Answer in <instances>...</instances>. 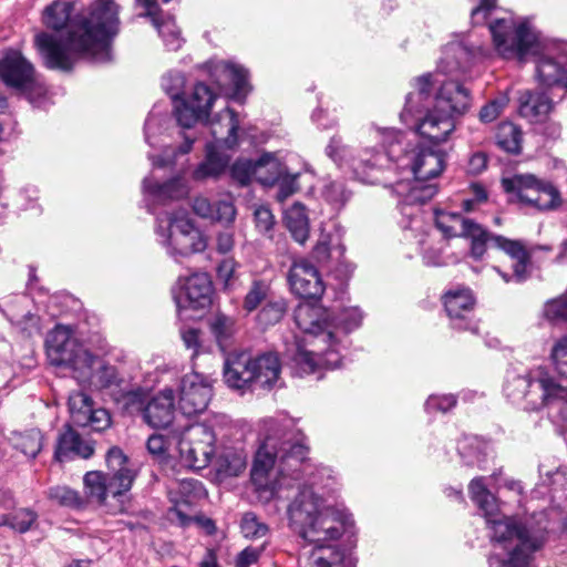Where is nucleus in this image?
<instances>
[{
    "label": "nucleus",
    "instance_id": "nucleus-1",
    "mask_svg": "<svg viewBox=\"0 0 567 567\" xmlns=\"http://www.w3.org/2000/svg\"><path fill=\"white\" fill-rule=\"evenodd\" d=\"M291 437L287 425L272 419L264 422L251 481L257 491L270 498L276 492L270 476L277 463L282 477L303 480L287 509L290 527L311 545L302 549L300 567H354L350 555L337 545L352 524L347 514L329 503L328 494L333 489L334 477L330 468L307 460V447L291 443Z\"/></svg>",
    "mask_w": 567,
    "mask_h": 567
},
{
    "label": "nucleus",
    "instance_id": "nucleus-2",
    "mask_svg": "<svg viewBox=\"0 0 567 567\" xmlns=\"http://www.w3.org/2000/svg\"><path fill=\"white\" fill-rule=\"evenodd\" d=\"M73 8L71 1L54 0L42 12L43 24L54 32L37 33L34 45L49 69L70 71L81 56L111 60V42L120 30L118 6L114 0H95L71 19Z\"/></svg>",
    "mask_w": 567,
    "mask_h": 567
},
{
    "label": "nucleus",
    "instance_id": "nucleus-3",
    "mask_svg": "<svg viewBox=\"0 0 567 567\" xmlns=\"http://www.w3.org/2000/svg\"><path fill=\"white\" fill-rule=\"evenodd\" d=\"M494 10L496 0H481L472 10L471 19L474 25L488 23L496 53L503 59L518 61L534 56L540 84L567 89V42L543 41L527 22L512 17L487 21Z\"/></svg>",
    "mask_w": 567,
    "mask_h": 567
},
{
    "label": "nucleus",
    "instance_id": "nucleus-4",
    "mask_svg": "<svg viewBox=\"0 0 567 567\" xmlns=\"http://www.w3.org/2000/svg\"><path fill=\"white\" fill-rule=\"evenodd\" d=\"M491 483L493 480L489 476H480L468 485V494L483 511L495 543L488 567H527L533 553L544 544L547 529L545 514L539 513L520 520L499 514L496 498L487 488Z\"/></svg>",
    "mask_w": 567,
    "mask_h": 567
},
{
    "label": "nucleus",
    "instance_id": "nucleus-5",
    "mask_svg": "<svg viewBox=\"0 0 567 567\" xmlns=\"http://www.w3.org/2000/svg\"><path fill=\"white\" fill-rule=\"evenodd\" d=\"M293 317L305 333L287 348L295 373L303 377L322 368H338L342 360L339 352L341 340L336 334L334 323L328 320V311L318 303L300 302Z\"/></svg>",
    "mask_w": 567,
    "mask_h": 567
},
{
    "label": "nucleus",
    "instance_id": "nucleus-6",
    "mask_svg": "<svg viewBox=\"0 0 567 567\" xmlns=\"http://www.w3.org/2000/svg\"><path fill=\"white\" fill-rule=\"evenodd\" d=\"M485 56V50H472L462 42H451L443 49L439 62V72L447 79L440 80L439 74H432L430 104L453 118L463 116L472 106L471 91L465 86L466 71L473 59Z\"/></svg>",
    "mask_w": 567,
    "mask_h": 567
},
{
    "label": "nucleus",
    "instance_id": "nucleus-7",
    "mask_svg": "<svg viewBox=\"0 0 567 567\" xmlns=\"http://www.w3.org/2000/svg\"><path fill=\"white\" fill-rule=\"evenodd\" d=\"M504 393L514 403L525 402L529 410L556 409V421L567 431V388L558 384L546 368L537 367L524 374L509 372Z\"/></svg>",
    "mask_w": 567,
    "mask_h": 567
},
{
    "label": "nucleus",
    "instance_id": "nucleus-8",
    "mask_svg": "<svg viewBox=\"0 0 567 567\" xmlns=\"http://www.w3.org/2000/svg\"><path fill=\"white\" fill-rule=\"evenodd\" d=\"M446 166V153L440 148L417 146L405 151L396 158V167L408 169L413 179H401L393 185L394 193L409 205L423 204L437 193L432 179L439 177Z\"/></svg>",
    "mask_w": 567,
    "mask_h": 567
},
{
    "label": "nucleus",
    "instance_id": "nucleus-9",
    "mask_svg": "<svg viewBox=\"0 0 567 567\" xmlns=\"http://www.w3.org/2000/svg\"><path fill=\"white\" fill-rule=\"evenodd\" d=\"M364 137L368 142L381 143L386 152H375L365 147L358 155H352L350 148L342 143L341 138L333 136L326 148V153L337 165L349 166L362 182L375 183L378 178L373 176V173L389 167L395 154L394 146L400 142L401 133L393 128H380L371 125L364 131Z\"/></svg>",
    "mask_w": 567,
    "mask_h": 567
},
{
    "label": "nucleus",
    "instance_id": "nucleus-10",
    "mask_svg": "<svg viewBox=\"0 0 567 567\" xmlns=\"http://www.w3.org/2000/svg\"><path fill=\"white\" fill-rule=\"evenodd\" d=\"M433 79L423 74L414 79V91L410 92L400 114L401 121L420 136L433 144L446 142L456 128V120L430 104Z\"/></svg>",
    "mask_w": 567,
    "mask_h": 567
},
{
    "label": "nucleus",
    "instance_id": "nucleus-11",
    "mask_svg": "<svg viewBox=\"0 0 567 567\" xmlns=\"http://www.w3.org/2000/svg\"><path fill=\"white\" fill-rule=\"evenodd\" d=\"M155 236L158 245L174 259L203 252L208 240L185 209L165 212L156 217Z\"/></svg>",
    "mask_w": 567,
    "mask_h": 567
},
{
    "label": "nucleus",
    "instance_id": "nucleus-12",
    "mask_svg": "<svg viewBox=\"0 0 567 567\" xmlns=\"http://www.w3.org/2000/svg\"><path fill=\"white\" fill-rule=\"evenodd\" d=\"M107 474L91 471L84 475L83 483L87 495L102 505H109L111 496L121 502V498L131 489L137 476L135 464L117 447H111L106 453Z\"/></svg>",
    "mask_w": 567,
    "mask_h": 567
},
{
    "label": "nucleus",
    "instance_id": "nucleus-13",
    "mask_svg": "<svg viewBox=\"0 0 567 567\" xmlns=\"http://www.w3.org/2000/svg\"><path fill=\"white\" fill-rule=\"evenodd\" d=\"M218 95L204 82H197L190 93L177 101L175 116L185 130L182 132L184 143L179 146L181 154L190 152L193 143L198 138L194 125L206 121Z\"/></svg>",
    "mask_w": 567,
    "mask_h": 567
},
{
    "label": "nucleus",
    "instance_id": "nucleus-14",
    "mask_svg": "<svg viewBox=\"0 0 567 567\" xmlns=\"http://www.w3.org/2000/svg\"><path fill=\"white\" fill-rule=\"evenodd\" d=\"M502 186L513 198L540 210L554 209L561 203L557 187L550 181L539 178L532 173L504 177Z\"/></svg>",
    "mask_w": 567,
    "mask_h": 567
},
{
    "label": "nucleus",
    "instance_id": "nucleus-15",
    "mask_svg": "<svg viewBox=\"0 0 567 567\" xmlns=\"http://www.w3.org/2000/svg\"><path fill=\"white\" fill-rule=\"evenodd\" d=\"M216 434L210 423H193L177 434V446L183 464L192 470L209 465L216 452Z\"/></svg>",
    "mask_w": 567,
    "mask_h": 567
},
{
    "label": "nucleus",
    "instance_id": "nucleus-16",
    "mask_svg": "<svg viewBox=\"0 0 567 567\" xmlns=\"http://www.w3.org/2000/svg\"><path fill=\"white\" fill-rule=\"evenodd\" d=\"M207 324L215 340V344L206 340L204 333L195 328H183L181 338L186 349L192 351L193 367H196L195 359L199 354L213 353L217 347L223 353L227 354V349L231 346L235 333V320L224 313H216L207 320Z\"/></svg>",
    "mask_w": 567,
    "mask_h": 567
},
{
    "label": "nucleus",
    "instance_id": "nucleus-17",
    "mask_svg": "<svg viewBox=\"0 0 567 567\" xmlns=\"http://www.w3.org/2000/svg\"><path fill=\"white\" fill-rule=\"evenodd\" d=\"M47 357L51 365L68 369L72 377L84 364L92 349L81 343L69 327L56 326L48 336Z\"/></svg>",
    "mask_w": 567,
    "mask_h": 567
},
{
    "label": "nucleus",
    "instance_id": "nucleus-18",
    "mask_svg": "<svg viewBox=\"0 0 567 567\" xmlns=\"http://www.w3.org/2000/svg\"><path fill=\"white\" fill-rule=\"evenodd\" d=\"M0 79L7 86L24 94L32 103L34 102L33 93L42 95L45 92L32 63L17 50H8L1 56Z\"/></svg>",
    "mask_w": 567,
    "mask_h": 567
},
{
    "label": "nucleus",
    "instance_id": "nucleus-19",
    "mask_svg": "<svg viewBox=\"0 0 567 567\" xmlns=\"http://www.w3.org/2000/svg\"><path fill=\"white\" fill-rule=\"evenodd\" d=\"M107 352V344L102 342L96 350H92L83 365L76 368L74 379L79 384L97 391H106L110 395L124 383L116 367L106 362L103 355Z\"/></svg>",
    "mask_w": 567,
    "mask_h": 567
},
{
    "label": "nucleus",
    "instance_id": "nucleus-20",
    "mask_svg": "<svg viewBox=\"0 0 567 567\" xmlns=\"http://www.w3.org/2000/svg\"><path fill=\"white\" fill-rule=\"evenodd\" d=\"M436 227L446 237H464L471 240V255L480 259L486 251L488 231L478 223L458 213L436 208L434 210Z\"/></svg>",
    "mask_w": 567,
    "mask_h": 567
},
{
    "label": "nucleus",
    "instance_id": "nucleus-21",
    "mask_svg": "<svg viewBox=\"0 0 567 567\" xmlns=\"http://www.w3.org/2000/svg\"><path fill=\"white\" fill-rule=\"evenodd\" d=\"M172 292L179 311L204 309L212 302L213 284L206 272H194L178 277Z\"/></svg>",
    "mask_w": 567,
    "mask_h": 567
},
{
    "label": "nucleus",
    "instance_id": "nucleus-22",
    "mask_svg": "<svg viewBox=\"0 0 567 567\" xmlns=\"http://www.w3.org/2000/svg\"><path fill=\"white\" fill-rule=\"evenodd\" d=\"M213 396V382L208 375L192 371L182 378L178 406L186 416L204 412Z\"/></svg>",
    "mask_w": 567,
    "mask_h": 567
},
{
    "label": "nucleus",
    "instance_id": "nucleus-23",
    "mask_svg": "<svg viewBox=\"0 0 567 567\" xmlns=\"http://www.w3.org/2000/svg\"><path fill=\"white\" fill-rule=\"evenodd\" d=\"M168 496L173 504L171 518L176 517L181 525L186 526L190 523L193 506L206 496V491L199 481L183 478L169 485Z\"/></svg>",
    "mask_w": 567,
    "mask_h": 567
},
{
    "label": "nucleus",
    "instance_id": "nucleus-24",
    "mask_svg": "<svg viewBox=\"0 0 567 567\" xmlns=\"http://www.w3.org/2000/svg\"><path fill=\"white\" fill-rule=\"evenodd\" d=\"M70 417L74 425L90 427L93 431H104L111 425V414L103 408H95L91 396L82 391L69 396Z\"/></svg>",
    "mask_w": 567,
    "mask_h": 567
},
{
    "label": "nucleus",
    "instance_id": "nucleus-25",
    "mask_svg": "<svg viewBox=\"0 0 567 567\" xmlns=\"http://www.w3.org/2000/svg\"><path fill=\"white\" fill-rule=\"evenodd\" d=\"M443 303L454 329L478 332V326L473 319L475 299L470 289L455 288L446 291Z\"/></svg>",
    "mask_w": 567,
    "mask_h": 567
},
{
    "label": "nucleus",
    "instance_id": "nucleus-26",
    "mask_svg": "<svg viewBox=\"0 0 567 567\" xmlns=\"http://www.w3.org/2000/svg\"><path fill=\"white\" fill-rule=\"evenodd\" d=\"M255 355L247 351H234L225 354L224 380L225 383L239 391L254 390Z\"/></svg>",
    "mask_w": 567,
    "mask_h": 567
},
{
    "label": "nucleus",
    "instance_id": "nucleus-27",
    "mask_svg": "<svg viewBox=\"0 0 567 567\" xmlns=\"http://www.w3.org/2000/svg\"><path fill=\"white\" fill-rule=\"evenodd\" d=\"M487 244L502 249L514 260L513 276L494 267L493 269L502 277L505 282H509L514 278L517 282L526 280L530 274V250L526 248L523 241L512 240L499 235L488 233Z\"/></svg>",
    "mask_w": 567,
    "mask_h": 567
},
{
    "label": "nucleus",
    "instance_id": "nucleus-28",
    "mask_svg": "<svg viewBox=\"0 0 567 567\" xmlns=\"http://www.w3.org/2000/svg\"><path fill=\"white\" fill-rule=\"evenodd\" d=\"M291 291L305 299L319 298L324 290L318 269L307 259L296 260L289 270Z\"/></svg>",
    "mask_w": 567,
    "mask_h": 567
},
{
    "label": "nucleus",
    "instance_id": "nucleus-29",
    "mask_svg": "<svg viewBox=\"0 0 567 567\" xmlns=\"http://www.w3.org/2000/svg\"><path fill=\"white\" fill-rule=\"evenodd\" d=\"M210 75L219 87L231 85L233 97L243 101L248 94V71L239 64L228 61H217L210 65Z\"/></svg>",
    "mask_w": 567,
    "mask_h": 567
},
{
    "label": "nucleus",
    "instance_id": "nucleus-30",
    "mask_svg": "<svg viewBox=\"0 0 567 567\" xmlns=\"http://www.w3.org/2000/svg\"><path fill=\"white\" fill-rule=\"evenodd\" d=\"M175 413V393L165 388L147 399L144 421L152 427H166L172 424Z\"/></svg>",
    "mask_w": 567,
    "mask_h": 567
},
{
    "label": "nucleus",
    "instance_id": "nucleus-31",
    "mask_svg": "<svg viewBox=\"0 0 567 567\" xmlns=\"http://www.w3.org/2000/svg\"><path fill=\"white\" fill-rule=\"evenodd\" d=\"M204 128L208 130L214 138L213 142L206 144L225 148H233L237 144L239 120L229 107L220 111L210 122H205Z\"/></svg>",
    "mask_w": 567,
    "mask_h": 567
},
{
    "label": "nucleus",
    "instance_id": "nucleus-32",
    "mask_svg": "<svg viewBox=\"0 0 567 567\" xmlns=\"http://www.w3.org/2000/svg\"><path fill=\"white\" fill-rule=\"evenodd\" d=\"M140 6L145 8L146 12L143 14L150 17L153 25L157 29L159 37L163 39L167 50L177 51L184 40L181 31L177 28L175 20L171 17L159 18L157 16L156 0H136ZM168 2L169 0H163Z\"/></svg>",
    "mask_w": 567,
    "mask_h": 567
},
{
    "label": "nucleus",
    "instance_id": "nucleus-33",
    "mask_svg": "<svg viewBox=\"0 0 567 567\" xmlns=\"http://www.w3.org/2000/svg\"><path fill=\"white\" fill-rule=\"evenodd\" d=\"M554 109L551 99L546 93L526 90L519 94V115L530 123L544 122Z\"/></svg>",
    "mask_w": 567,
    "mask_h": 567
},
{
    "label": "nucleus",
    "instance_id": "nucleus-34",
    "mask_svg": "<svg viewBox=\"0 0 567 567\" xmlns=\"http://www.w3.org/2000/svg\"><path fill=\"white\" fill-rule=\"evenodd\" d=\"M254 390H271L280 382L281 362L274 352L255 355Z\"/></svg>",
    "mask_w": 567,
    "mask_h": 567
},
{
    "label": "nucleus",
    "instance_id": "nucleus-35",
    "mask_svg": "<svg viewBox=\"0 0 567 567\" xmlns=\"http://www.w3.org/2000/svg\"><path fill=\"white\" fill-rule=\"evenodd\" d=\"M143 192L146 200L152 205L167 204L188 194V186L182 178H174L164 184H153L151 178L143 181Z\"/></svg>",
    "mask_w": 567,
    "mask_h": 567
},
{
    "label": "nucleus",
    "instance_id": "nucleus-36",
    "mask_svg": "<svg viewBox=\"0 0 567 567\" xmlns=\"http://www.w3.org/2000/svg\"><path fill=\"white\" fill-rule=\"evenodd\" d=\"M93 453L94 449L91 442L82 440L75 431L68 427L58 440L55 458L60 462L74 457L89 458Z\"/></svg>",
    "mask_w": 567,
    "mask_h": 567
},
{
    "label": "nucleus",
    "instance_id": "nucleus-37",
    "mask_svg": "<svg viewBox=\"0 0 567 567\" xmlns=\"http://www.w3.org/2000/svg\"><path fill=\"white\" fill-rule=\"evenodd\" d=\"M193 210L202 218L220 223H230L236 216V209L230 198L212 203L208 198L198 196L193 202Z\"/></svg>",
    "mask_w": 567,
    "mask_h": 567
},
{
    "label": "nucleus",
    "instance_id": "nucleus-38",
    "mask_svg": "<svg viewBox=\"0 0 567 567\" xmlns=\"http://www.w3.org/2000/svg\"><path fill=\"white\" fill-rule=\"evenodd\" d=\"M346 252V246L342 241V234L339 228L333 231H320L319 238L312 249V257L318 262H327L329 260H341Z\"/></svg>",
    "mask_w": 567,
    "mask_h": 567
},
{
    "label": "nucleus",
    "instance_id": "nucleus-39",
    "mask_svg": "<svg viewBox=\"0 0 567 567\" xmlns=\"http://www.w3.org/2000/svg\"><path fill=\"white\" fill-rule=\"evenodd\" d=\"M25 303H28V298L24 296L19 297L13 303L7 306L4 313L10 322L27 337L40 334V319L29 310L24 311L22 309Z\"/></svg>",
    "mask_w": 567,
    "mask_h": 567
},
{
    "label": "nucleus",
    "instance_id": "nucleus-40",
    "mask_svg": "<svg viewBox=\"0 0 567 567\" xmlns=\"http://www.w3.org/2000/svg\"><path fill=\"white\" fill-rule=\"evenodd\" d=\"M225 147L215 146L214 144H206L205 159L194 171L193 176L195 179L216 178L225 172L229 156L225 154Z\"/></svg>",
    "mask_w": 567,
    "mask_h": 567
},
{
    "label": "nucleus",
    "instance_id": "nucleus-41",
    "mask_svg": "<svg viewBox=\"0 0 567 567\" xmlns=\"http://www.w3.org/2000/svg\"><path fill=\"white\" fill-rule=\"evenodd\" d=\"M114 402L128 414H144L148 394L143 388L126 389L125 382L111 394Z\"/></svg>",
    "mask_w": 567,
    "mask_h": 567
},
{
    "label": "nucleus",
    "instance_id": "nucleus-42",
    "mask_svg": "<svg viewBox=\"0 0 567 567\" xmlns=\"http://www.w3.org/2000/svg\"><path fill=\"white\" fill-rule=\"evenodd\" d=\"M285 225L292 238L300 245L309 239L310 225L306 207L299 203L293 204L285 212Z\"/></svg>",
    "mask_w": 567,
    "mask_h": 567
},
{
    "label": "nucleus",
    "instance_id": "nucleus-43",
    "mask_svg": "<svg viewBox=\"0 0 567 567\" xmlns=\"http://www.w3.org/2000/svg\"><path fill=\"white\" fill-rule=\"evenodd\" d=\"M255 179L265 186H274L287 172L286 166L272 154L266 153L256 161Z\"/></svg>",
    "mask_w": 567,
    "mask_h": 567
},
{
    "label": "nucleus",
    "instance_id": "nucleus-44",
    "mask_svg": "<svg viewBox=\"0 0 567 567\" xmlns=\"http://www.w3.org/2000/svg\"><path fill=\"white\" fill-rule=\"evenodd\" d=\"M458 453L468 466H481L485 462L488 446L477 437H465L458 443Z\"/></svg>",
    "mask_w": 567,
    "mask_h": 567
},
{
    "label": "nucleus",
    "instance_id": "nucleus-45",
    "mask_svg": "<svg viewBox=\"0 0 567 567\" xmlns=\"http://www.w3.org/2000/svg\"><path fill=\"white\" fill-rule=\"evenodd\" d=\"M497 145L513 154L520 152L522 147V131L513 123L505 122L498 125L495 135Z\"/></svg>",
    "mask_w": 567,
    "mask_h": 567
},
{
    "label": "nucleus",
    "instance_id": "nucleus-46",
    "mask_svg": "<svg viewBox=\"0 0 567 567\" xmlns=\"http://www.w3.org/2000/svg\"><path fill=\"white\" fill-rule=\"evenodd\" d=\"M363 315L357 307L346 308L343 309L339 317L338 322H333L336 326V334L340 338L341 344L339 347V352L344 349V338L347 333L352 330L359 328L362 323Z\"/></svg>",
    "mask_w": 567,
    "mask_h": 567
},
{
    "label": "nucleus",
    "instance_id": "nucleus-47",
    "mask_svg": "<svg viewBox=\"0 0 567 567\" xmlns=\"http://www.w3.org/2000/svg\"><path fill=\"white\" fill-rule=\"evenodd\" d=\"M38 519V514L29 508H20L13 514L0 517V526H9L18 533H27Z\"/></svg>",
    "mask_w": 567,
    "mask_h": 567
},
{
    "label": "nucleus",
    "instance_id": "nucleus-48",
    "mask_svg": "<svg viewBox=\"0 0 567 567\" xmlns=\"http://www.w3.org/2000/svg\"><path fill=\"white\" fill-rule=\"evenodd\" d=\"M42 434L39 430H29L24 433H16L12 444L28 457H35L42 449Z\"/></svg>",
    "mask_w": 567,
    "mask_h": 567
},
{
    "label": "nucleus",
    "instance_id": "nucleus-49",
    "mask_svg": "<svg viewBox=\"0 0 567 567\" xmlns=\"http://www.w3.org/2000/svg\"><path fill=\"white\" fill-rule=\"evenodd\" d=\"M287 311V302L281 297H271L258 313V322L268 327L278 323Z\"/></svg>",
    "mask_w": 567,
    "mask_h": 567
},
{
    "label": "nucleus",
    "instance_id": "nucleus-50",
    "mask_svg": "<svg viewBox=\"0 0 567 567\" xmlns=\"http://www.w3.org/2000/svg\"><path fill=\"white\" fill-rule=\"evenodd\" d=\"M272 297L270 285L265 280H254L245 296L243 307L246 311L256 310L264 301Z\"/></svg>",
    "mask_w": 567,
    "mask_h": 567
},
{
    "label": "nucleus",
    "instance_id": "nucleus-51",
    "mask_svg": "<svg viewBox=\"0 0 567 567\" xmlns=\"http://www.w3.org/2000/svg\"><path fill=\"white\" fill-rule=\"evenodd\" d=\"M47 496L50 501L71 508L81 507L84 503L81 495L68 486L58 485L50 487L47 492Z\"/></svg>",
    "mask_w": 567,
    "mask_h": 567
},
{
    "label": "nucleus",
    "instance_id": "nucleus-52",
    "mask_svg": "<svg viewBox=\"0 0 567 567\" xmlns=\"http://www.w3.org/2000/svg\"><path fill=\"white\" fill-rule=\"evenodd\" d=\"M185 82V75L181 72H168L162 79V87L172 99L174 106L184 97Z\"/></svg>",
    "mask_w": 567,
    "mask_h": 567
},
{
    "label": "nucleus",
    "instance_id": "nucleus-53",
    "mask_svg": "<svg viewBox=\"0 0 567 567\" xmlns=\"http://www.w3.org/2000/svg\"><path fill=\"white\" fill-rule=\"evenodd\" d=\"M239 264L234 258H225L217 267V279L225 289L235 287L238 280Z\"/></svg>",
    "mask_w": 567,
    "mask_h": 567
},
{
    "label": "nucleus",
    "instance_id": "nucleus-54",
    "mask_svg": "<svg viewBox=\"0 0 567 567\" xmlns=\"http://www.w3.org/2000/svg\"><path fill=\"white\" fill-rule=\"evenodd\" d=\"M322 196L336 209H340L349 199L350 194L342 182H329L322 188Z\"/></svg>",
    "mask_w": 567,
    "mask_h": 567
},
{
    "label": "nucleus",
    "instance_id": "nucleus-55",
    "mask_svg": "<svg viewBox=\"0 0 567 567\" xmlns=\"http://www.w3.org/2000/svg\"><path fill=\"white\" fill-rule=\"evenodd\" d=\"M241 533L246 538H261L268 533V527L259 522L252 513H246L240 524Z\"/></svg>",
    "mask_w": 567,
    "mask_h": 567
},
{
    "label": "nucleus",
    "instance_id": "nucleus-56",
    "mask_svg": "<svg viewBox=\"0 0 567 567\" xmlns=\"http://www.w3.org/2000/svg\"><path fill=\"white\" fill-rule=\"evenodd\" d=\"M256 167V161L238 159L231 166V176L241 185H246L255 179Z\"/></svg>",
    "mask_w": 567,
    "mask_h": 567
},
{
    "label": "nucleus",
    "instance_id": "nucleus-57",
    "mask_svg": "<svg viewBox=\"0 0 567 567\" xmlns=\"http://www.w3.org/2000/svg\"><path fill=\"white\" fill-rule=\"evenodd\" d=\"M544 316L551 322L567 320V295L546 302Z\"/></svg>",
    "mask_w": 567,
    "mask_h": 567
},
{
    "label": "nucleus",
    "instance_id": "nucleus-58",
    "mask_svg": "<svg viewBox=\"0 0 567 567\" xmlns=\"http://www.w3.org/2000/svg\"><path fill=\"white\" fill-rule=\"evenodd\" d=\"M550 357L557 372L567 378V337L555 342Z\"/></svg>",
    "mask_w": 567,
    "mask_h": 567
},
{
    "label": "nucleus",
    "instance_id": "nucleus-59",
    "mask_svg": "<svg viewBox=\"0 0 567 567\" xmlns=\"http://www.w3.org/2000/svg\"><path fill=\"white\" fill-rule=\"evenodd\" d=\"M508 96L506 94H502L495 100L491 101L488 104L483 106L480 111V118L484 123H489L496 120L504 107L508 104Z\"/></svg>",
    "mask_w": 567,
    "mask_h": 567
},
{
    "label": "nucleus",
    "instance_id": "nucleus-60",
    "mask_svg": "<svg viewBox=\"0 0 567 567\" xmlns=\"http://www.w3.org/2000/svg\"><path fill=\"white\" fill-rule=\"evenodd\" d=\"M167 121V115L153 110L145 122V140L153 146V138L161 132Z\"/></svg>",
    "mask_w": 567,
    "mask_h": 567
},
{
    "label": "nucleus",
    "instance_id": "nucleus-61",
    "mask_svg": "<svg viewBox=\"0 0 567 567\" xmlns=\"http://www.w3.org/2000/svg\"><path fill=\"white\" fill-rule=\"evenodd\" d=\"M297 177L298 174H290L286 172L276 183L278 184V192L276 194L278 202L284 203L298 190Z\"/></svg>",
    "mask_w": 567,
    "mask_h": 567
},
{
    "label": "nucleus",
    "instance_id": "nucleus-62",
    "mask_svg": "<svg viewBox=\"0 0 567 567\" xmlns=\"http://www.w3.org/2000/svg\"><path fill=\"white\" fill-rule=\"evenodd\" d=\"M456 404V399L452 394L444 395H431L425 402V409L427 412L441 411L447 412Z\"/></svg>",
    "mask_w": 567,
    "mask_h": 567
},
{
    "label": "nucleus",
    "instance_id": "nucleus-63",
    "mask_svg": "<svg viewBox=\"0 0 567 567\" xmlns=\"http://www.w3.org/2000/svg\"><path fill=\"white\" fill-rule=\"evenodd\" d=\"M254 219L260 233H269L275 225V217L271 210L266 206H259L255 209Z\"/></svg>",
    "mask_w": 567,
    "mask_h": 567
},
{
    "label": "nucleus",
    "instance_id": "nucleus-64",
    "mask_svg": "<svg viewBox=\"0 0 567 567\" xmlns=\"http://www.w3.org/2000/svg\"><path fill=\"white\" fill-rule=\"evenodd\" d=\"M491 480H493V483L496 485L497 488H506L508 491L515 492L517 495H520L523 493V485L519 481L514 480L513 477H507L503 475V471L499 470L497 472H494L491 476Z\"/></svg>",
    "mask_w": 567,
    "mask_h": 567
}]
</instances>
